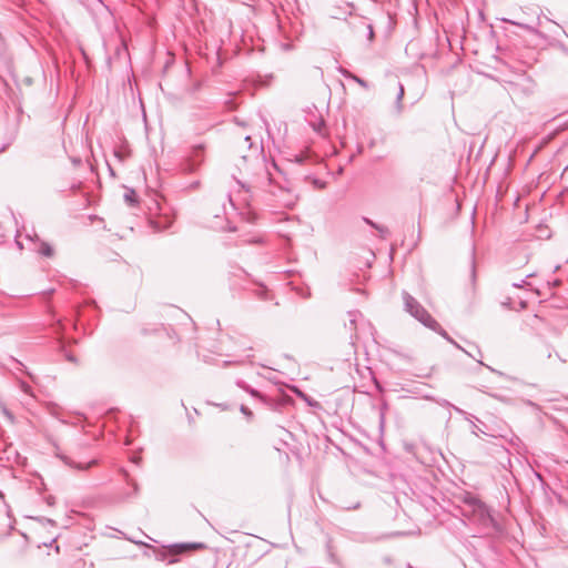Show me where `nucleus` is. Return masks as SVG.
Returning a JSON list of instances; mask_svg holds the SVG:
<instances>
[{"label": "nucleus", "instance_id": "f257e3e1", "mask_svg": "<svg viewBox=\"0 0 568 568\" xmlns=\"http://www.w3.org/2000/svg\"><path fill=\"white\" fill-rule=\"evenodd\" d=\"M469 520L477 525L484 535L503 534L504 527L496 520L489 507L484 503L470 511Z\"/></svg>", "mask_w": 568, "mask_h": 568}, {"label": "nucleus", "instance_id": "f03ea898", "mask_svg": "<svg viewBox=\"0 0 568 568\" xmlns=\"http://www.w3.org/2000/svg\"><path fill=\"white\" fill-rule=\"evenodd\" d=\"M402 297L404 302V310L416 321L424 326L433 325L438 326V322L428 313V311L408 292L403 291Z\"/></svg>", "mask_w": 568, "mask_h": 568}, {"label": "nucleus", "instance_id": "7ed1b4c3", "mask_svg": "<svg viewBox=\"0 0 568 568\" xmlns=\"http://www.w3.org/2000/svg\"><path fill=\"white\" fill-rule=\"evenodd\" d=\"M258 173L255 174V176L250 181H242L240 179L234 178L236 184L243 191V202L245 204H250V201L253 197L254 190L262 184L264 180L268 181L271 183V178L268 172L266 171V168L263 164H258Z\"/></svg>", "mask_w": 568, "mask_h": 568}, {"label": "nucleus", "instance_id": "20e7f679", "mask_svg": "<svg viewBox=\"0 0 568 568\" xmlns=\"http://www.w3.org/2000/svg\"><path fill=\"white\" fill-rule=\"evenodd\" d=\"M205 159V146L196 144L191 148L190 153L180 163V170L184 174L197 172Z\"/></svg>", "mask_w": 568, "mask_h": 568}, {"label": "nucleus", "instance_id": "39448f33", "mask_svg": "<svg viewBox=\"0 0 568 568\" xmlns=\"http://www.w3.org/2000/svg\"><path fill=\"white\" fill-rule=\"evenodd\" d=\"M236 385L243 390L247 392L252 397L257 398L264 406L272 410H277L282 405V402L280 399L262 394L257 389L247 385L244 381H236Z\"/></svg>", "mask_w": 568, "mask_h": 568}, {"label": "nucleus", "instance_id": "423d86ee", "mask_svg": "<svg viewBox=\"0 0 568 568\" xmlns=\"http://www.w3.org/2000/svg\"><path fill=\"white\" fill-rule=\"evenodd\" d=\"M271 194L274 197V206L276 207L288 209L297 201V195L287 187H278L276 191H272Z\"/></svg>", "mask_w": 568, "mask_h": 568}, {"label": "nucleus", "instance_id": "0eeeda50", "mask_svg": "<svg viewBox=\"0 0 568 568\" xmlns=\"http://www.w3.org/2000/svg\"><path fill=\"white\" fill-rule=\"evenodd\" d=\"M205 544L203 542H182V544H174L169 547V555L170 558L168 559V564L172 565L178 561L175 558L178 555H181L189 550L194 549H203L205 548Z\"/></svg>", "mask_w": 568, "mask_h": 568}, {"label": "nucleus", "instance_id": "6e6552de", "mask_svg": "<svg viewBox=\"0 0 568 568\" xmlns=\"http://www.w3.org/2000/svg\"><path fill=\"white\" fill-rule=\"evenodd\" d=\"M60 458L63 460V463L65 465L72 467V468L79 469V470H87L97 464L95 459H92L87 464H81V463H74L71 458H69L67 456H61Z\"/></svg>", "mask_w": 568, "mask_h": 568}, {"label": "nucleus", "instance_id": "1a4fd4ad", "mask_svg": "<svg viewBox=\"0 0 568 568\" xmlns=\"http://www.w3.org/2000/svg\"><path fill=\"white\" fill-rule=\"evenodd\" d=\"M425 327L434 331L435 333L439 334L440 336H443L446 341H448L449 343H452L454 346H456L457 348L464 351L465 353H467L460 345H458L449 335L448 333L440 326V324L438 323V326L435 327L433 325H426Z\"/></svg>", "mask_w": 568, "mask_h": 568}, {"label": "nucleus", "instance_id": "9d476101", "mask_svg": "<svg viewBox=\"0 0 568 568\" xmlns=\"http://www.w3.org/2000/svg\"><path fill=\"white\" fill-rule=\"evenodd\" d=\"M425 327L434 331L435 333L439 334L440 336H443L446 341H448L449 343H452L454 346H456L457 348L464 351L465 353H467L460 345H458L449 335L448 333L440 326V324L438 323V326L435 327L433 325H426Z\"/></svg>", "mask_w": 568, "mask_h": 568}, {"label": "nucleus", "instance_id": "9b49d317", "mask_svg": "<svg viewBox=\"0 0 568 568\" xmlns=\"http://www.w3.org/2000/svg\"><path fill=\"white\" fill-rule=\"evenodd\" d=\"M463 501L466 506L470 508V511L477 508V506H481L484 504L478 497L470 493H466V495L463 498Z\"/></svg>", "mask_w": 568, "mask_h": 568}, {"label": "nucleus", "instance_id": "f8f14e48", "mask_svg": "<svg viewBox=\"0 0 568 568\" xmlns=\"http://www.w3.org/2000/svg\"><path fill=\"white\" fill-rule=\"evenodd\" d=\"M404 94H405V90H404V87L402 83H398V92H397V95H396V101H395V114L396 115H399L402 112H403V98H404Z\"/></svg>", "mask_w": 568, "mask_h": 568}, {"label": "nucleus", "instance_id": "ddd939ff", "mask_svg": "<svg viewBox=\"0 0 568 568\" xmlns=\"http://www.w3.org/2000/svg\"><path fill=\"white\" fill-rule=\"evenodd\" d=\"M124 201L130 205L133 206L138 203L136 193L133 189H128L124 193Z\"/></svg>", "mask_w": 568, "mask_h": 568}, {"label": "nucleus", "instance_id": "4468645a", "mask_svg": "<svg viewBox=\"0 0 568 568\" xmlns=\"http://www.w3.org/2000/svg\"><path fill=\"white\" fill-rule=\"evenodd\" d=\"M39 253L45 257H51L53 255V248L49 243L41 242Z\"/></svg>", "mask_w": 568, "mask_h": 568}, {"label": "nucleus", "instance_id": "2eb2a0df", "mask_svg": "<svg viewBox=\"0 0 568 568\" xmlns=\"http://www.w3.org/2000/svg\"><path fill=\"white\" fill-rule=\"evenodd\" d=\"M470 281L473 284L476 282V261H475V248L473 247L471 251V258H470Z\"/></svg>", "mask_w": 568, "mask_h": 568}, {"label": "nucleus", "instance_id": "dca6fc26", "mask_svg": "<svg viewBox=\"0 0 568 568\" xmlns=\"http://www.w3.org/2000/svg\"><path fill=\"white\" fill-rule=\"evenodd\" d=\"M501 21H504L506 23L514 24V26H518V27L524 28L526 30H532V28H530L529 26L520 23V22H517V21H514V20H510V19L503 18Z\"/></svg>", "mask_w": 568, "mask_h": 568}, {"label": "nucleus", "instance_id": "f3484780", "mask_svg": "<svg viewBox=\"0 0 568 568\" xmlns=\"http://www.w3.org/2000/svg\"><path fill=\"white\" fill-rule=\"evenodd\" d=\"M337 71L339 72L341 75H343L345 79H353L354 77V73H352L351 71H348L347 69L343 68V67H338Z\"/></svg>", "mask_w": 568, "mask_h": 568}, {"label": "nucleus", "instance_id": "a211bd4d", "mask_svg": "<svg viewBox=\"0 0 568 568\" xmlns=\"http://www.w3.org/2000/svg\"><path fill=\"white\" fill-rule=\"evenodd\" d=\"M532 274H528L525 280H521L519 283H513L514 287L521 288L525 286H530V283L527 281V278L531 277Z\"/></svg>", "mask_w": 568, "mask_h": 568}, {"label": "nucleus", "instance_id": "6ab92c4d", "mask_svg": "<svg viewBox=\"0 0 568 568\" xmlns=\"http://www.w3.org/2000/svg\"><path fill=\"white\" fill-rule=\"evenodd\" d=\"M440 405H442V406H448V407H452V408H454V409H455V412H457V413H458V414H460V415H465V414H466V412H465V410H463V409H462V408H459V407L454 406L453 404H450V403H449L448 400H446V399H444V400L440 403Z\"/></svg>", "mask_w": 568, "mask_h": 568}, {"label": "nucleus", "instance_id": "aec40b11", "mask_svg": "<svg viewBox=\"0 0 568 568\" xmlns=\"http://www.w3.org/2000/svg\"><path fill=\"white\" fill-rule=\"evenodd\" d=\"M352 80L355 81L356 83H358L364 89L368 88V83L365 80H363L362 78L357 77L356 74H354Z\"/></svg>", "mask_w": 568, "mask_h": 568}, {"label": "nucleus", "instance_id": "412c9836", "mask_svg": "<svg viewBox=\"0 0 568 568\" xmlns=\"http://www.w3.org/2000/svg\"><path fill=\"white\" fill-rule=\"evenodd\" d=\"M257 219V215L251 211H248L247 213H245V220L248 222V223H255Z\"/></svg>", "mask_w": 568, "mask_h": 568}, {"label": "nucleus", "instance_id": "4be33fe9", "mask_svg": "<svg viewBox=\"0 0 568 568\" xmlns=\"http://www.w3.org/2000/svg\"><path fill=\"white\" fill-rule=\"evenodd\" d=\"M240 410H241V413H242L243 415H245L247 418H252V417H253V413H252V410H251L248 407H246L245 405H241Z\"/></svg>", "mask_w": 568, "mask_h": 568}, {"label": "nucleus", "instance_id": "5701e85b", "mask_svg": "<svg viewBox=\"0 0 568 568\" xmlns=\"http://www.w3.org/2000/svg\"><path fill=\"white\" fill-rule=\"evenodd\" d=\"M20 388L26 394H31V386L26 382H20Z\"/></svg>", "mask_w": 568, "mask_h": 568}, {"label": "nucleus", "instance_id": "b1692460", "mask_svg": "<svg viewBox=\"0 0 568 568\" xmlns=\"http://www.w3.org/2000/svg\"><path fill=\"white\" fill-rule=\"evenodd\" d=\"M376 230L381 233V236L384 237V239L388 234V229L386 226L377 225Z\"/></svg>", "mask_w": 568, "mask_h": 568}, {"label": "nucleus", "instance_id": "393cba45", "mask_svg": "<svg viewBox=\"0 0 568 568\" xmlns=\"http://www.w3.org/2000/svg\"><path fill=\"white\" fill-rule=\"evenodd\" d=\"M348 315H349V324L352 326H355L357 313L356 312H349Z\"/></svg>", "mask_w": 568, "mask_h": 568}, {"label": "nucleus", "instance_id": "a878e982", "mask_svg": "<svg viewBox=\"0 0 568 568\" xmlns=\"http://www.w3.org/2000/svg\"><path fill=\"white\" fill-rule=\"evenodd\" d=\"M65 358H67V361H69V362H71V363H74V364H77V363H78L77 357H75L74 355L70 354V353H67V354H65Z\"/></svg>", "mask_w": 568, "mask_h": 568}, {"label": "nucleus", "instance_id": "bb28decb", "mask_svg": "<svg viewBox=\"0 0 568 568\" xmlns=\"http://www.w3.org/2000/svg\"><path fill=\"white\" fill-rule=\"evenodd\" d=\"M367 30H368V32H367L368 39L373 40V38H374V29H373L372 24H367Z\"/></svg>", "mask_w": 568, "mask_h": 568}, {"label": "nucleus", "instance_id": "cd10ccee", "mask_svg": "<svg viewBox=\"0 0 568 568\" xmlns=\"http://www.w3.org/2000/svg\"><path fill=\"white\" fill-rule=\"evenodd\" d=\"M301 396L307 402L310 406H317V402L310 399L307 396L301 394Z\"/></svg>", "mask_w": 568, "mask_h": 568}, {"label": "nucleus", "instance_id": "c85d7f7f", "mask_svg": "<svg viewBox=\"0 0 568 568\" xmlns=\"http://www.w3.org/2000/svg\"><path fill=\"white\" fill-rule=\"evenodd\" d=\"M478 363H479L480 365H483V366L487 367V368H488L489 371H491L493 373H496V374H498V375H503V373H500V372H498V371L494 369L493 367H490V366H488V365L484 364V363H483V361H478Z\"/></svg>", "mask_w": 568, "mask_h": 568}, {"label": "nucleus", "instance_id": "c756f323", "mask_svg": "<svg viewBox=\"0 0 568 568\" xmlns=\"http://www.w3.org/2000/svg\"><path fill=\"white\" fill-rule=\"evenodd\" d=\"M364 222L366 224H368L369 226L374 227V229H376V226L378 225V224H376L375 222H373L372 220H369L367 217H364Z\"/></svg>", "mask_w": 568, "mask_h": 568}, {"label": "nucleus", "instance_id": "7c9ffc66", "mask_svg": "<svg viewBox=\"0 0 568 568\" xmlns=\"http://www.w3.org/2000/svg\"><path fill=\"white\" fill-rule=\"evenodd\" d=\"M54 503H55V498H54L53 496H49V497L47 498V504H48L49 506L54 505Z\"/></svg>", "mask_w": 568, "mask_h": 568}, {"label": "nucleus", "instance_id": "2f4dec72", "mask_svg": "<svg viewBox=\"0 0 568 568\" xmlns=\"http://www.w3.org/2000/svg\"><path fill=\"white\" fill-rule=\"evenodd\" d=\"M244 140H245V142L248 143V148H252V145H253L252 138L250 135H246Z\"/></svg>", "mask_w": 568, "mask_h": 568}, {"label": "nucleus", "instance_id": "473e14b6", "mask_svg": "<svg viewBox=\"0 0 568 568\" xmlns=\"http://www.w3.org/2000/svg\"><path fill=\"white\" fill-rule=\"evenodd\" d=\"M44 520H45L48 524H50V525H54V524H55V523H54V520H53V519H50V518H44Z\"/></svg>", "mask_w": 568, "mask_h": 568}, {"label": "nucleus", "instance_id": "72a5a7b5", "mask_svg": "<svg viewBox=\"0 0 568 568\" xmlns=\"http://www.w3.org/2000/svg\"><path fill=\"white\" fill-rule=\"evenodd\" d=\"M374 383H375V385H376L377 389H379V390H381V389H382V386H381V384L378 383V381H377V379H374Z\"/></svg>", "mask_w": 568, "mask_h": 568}, {"label": "nucleus", "instance_id": "f704fd0d", "mask_svg": "<svg viewBox=\"0 0 568 568\" xmlns=\"http://www.w3.org/2000/svg\"><path fill=\"white\" fill-rule=\"evenodd\" d=\"M503 305H505V306H509V305H510V298H508L507 301H505V303H503Z\"/></svg>", "mask_w": 568, "mask_h": 568}, {"label": "nucleus", "instance_id": "c9c22d12", "mask_svg": "<svg viewBox=\"0 0 568 568\" xmlns=\"http://www.w3.org/2000/svg\"><path fill=\"white\" fill-rule=\"evenodd\" d=\"M384 424V413L381 414V426Z\"/></svg>", "mask_w": 568, "mask_h": 568}, {"label": "nucleus", "instance_id": "e433bc0d", "mask_svg": "<svg viewBox=\"0 0 568 568\" xmlns=\"http://www.w3.org/2000/svg\"><path fill=\"white\" fill-rule=\"evenodd\" d=\"M199 184H200V182L196 181V182L192 183V187H196V186H199Z\"/></svg>", "mask_w": 568, "mask_h": 568}, {"label": "nucleus", "instance_id": "4c0bfd02", "mask_svg": "<svg viewBox=\"0 0 568 568\" xmlns=\"http://www.w3.org/2000/svg\"><path fill=\"white\" fill-rule=\"evenodd\" d=\"M229 200H230V203H231L232 205H234V203H233V200H232V196H231V195H229Z\"/></svg>", "mask_w": 568, "mask_h": 568}, {"label": "nucleus", "instance_id": "58836bf2", "mask_svg": "<svg viewBox=\"0 0 568 568\" xmlns=\"http://www.w3.org/2000/svg\"><path fill=\"white\" fill-rule=\"evenodd\" d=\"M559 283H560V282H559L558 280H556V281H554V283H552V284H554V285H559Z\"/></svg>", "mask_w": 568, "mask_h": 568}, {"label": "nucleus", "instance_id": "ea45409f", "mask_svg": "<svg viewBox=\"0 0 568 568\" xmlns=\"http://www.w3.org/2000/svg\"><path fill=\"white\" fill-rule=\"evenodd\" d=\"M0 498H4V495L1 490H0Z\"/></svg>", "mask_w": 568, "mask_h": 568}, {"label": "nucleus", "instance_id": "a19ab883", "mask_svg": "<svg viewBox=\"0 0 568 568\" xmlns=\"http://www.w3.org/2000/svg\"><path fill=\"white\" fill-rule=\"evenodd\" d=\"M135 544H139V545H144L143 541H134Z\"/></svg>", "mask_w": 568, "mask_h": 568}]
</instances>
